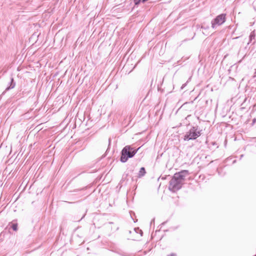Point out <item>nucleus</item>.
<instances>
[{"mask_svg": "<svg viewBox=\"0 0 256 256\" xmlns=\"http://www.w3.org/2000/svg\"><path fill=\"white\" fill-rule=\"evenodd\" d=\"M189 174L187 170H182L176 173L170 182L169 190L173 192L180 190L183 184L185 178Z\"/></svg>", "mask_w": 256, "mask_h": 256, "instance_id": "f257e3e1", "label": "nucleus"}, {"mask_svg": "<svg viewBox=\"0 0 256 256\" xmlns=\"http://www.w3.org/2000/svg\"><path fill=\"white\" fill-rule=\"evenodd\" d=\"M140 148L134 150L129 146H126L122 151L120 160L122 162H126L128 158H131L135 155Z\"/></svg>", "mask_w": 256, "mask_h": 256, "instance_id": "f03ea898", "label": "nucleus"}, {"mask_svg": "<svg viewBox=\"0 0 256 256\" xmlns=\"http://www.w3.org/2000/svg\"><path fill=\"white\" fill-rule=\"evenodd\" d=\"M200 135V132L196 131L194 127H192L184 136V140H195Z\"/></svg>", "mask_w": 256, "mask_h": 256, "instance_id": "7ed1b4c3", "label": "nucleus"}, {"mask_svg": "<svg viewBox=\"0 0 256 256\" xmlns=\"http://www.w3.org/2000/svg\"><path fill=\"white\" fill-rule=\"evenodd\" d=\"M226 21V14H221L218 16L214 20L212 21V27L215 28L216 26L222 25Z\"/></svg>", "mask_w": 256, "mask_h": 256, "instance_id": "20e7f679", "label": "nucleus"}, {"mask_svg": "<svg viewBox=\"0 0 256 256\" xmlns=\"http://www.w3.org/2000/svg\"><path fill=\"white\" fill-rule=\"evenodd\" d=\"M255 37H256V34H255L254 31L252 32L250 34V37H249L250 41L248 44L252 42V40L255 38Z\"/></svg>", "mask_w": 256, "mask_h": 256, "instance_id": "39448f33", "label": "nucleus"}, {"mask_svg": "<svg viewBox=\"0 0 256 256\" xmlns=\"http://www.w3.org/2000/svg\"><path fill=\"white\" fill-rule=\"evenodd\" d=\"M146 174V170L144 168H141L139 172H138V177L143 176Z\"/></svg>", "mask_w": 256, "mask_h": 256, "instance_id": "423d86ee", "label": "nucleus"}, {"mask_svg": "<svg viewBox=\"0 0 256 256\" xmlns=\"http://www.w3.org/2000/svg\"><path fill=\"white\" fill-rule=\"evenodd\" d=\"M15 86V83L14 82L13 78H11L10 85L6 88V90H8L10 88H13Z\"/></svg>", "mask_w": 256, "mask_h": 256, "instance_id": "0eeeda50", "label": "nucleus"}, {"mask_svg": "<svg viewBox=\"0 0 256 256\" xmlns=\"http://www.w3.org/2000/svg\"><path fill=\"white\" fill-rule=\"evenodd\" d=\"M12 228L14 230H18V225L16 224H13L12 226Z\"/></svg>", "mask_w": 256, "mask_h": 256, "instance_id": "6e6552de", "label": "nucleus"}, {"mask_svg": "<svg viewBox=\"0 0 256 256\" xmlns=\"http://www.w3.org/2000/svg\"><path fill=\"white\" fill-rule=\"evenodd\" d=\"M140 2H142V0H134V4L136 5H138Z\"/></svg>", "mask_w": 256, "mask_h": 256, "instance_id": "1a4fd4ad", "label": "nucleus"}, {"mask_svg": "<svg viewBox=\"0 0 256 256\" xmlns=\"http://www.w3.org/2000/svg\"><path fill=\"white\" fill-rule=\"evenodd\" d=\"M186 86V84H183L181 88L182 89Z\"/></svg>", "mask_w": 256, "mask_h": 256, "instance_id": "9d476101", "label": "nucleus"}, {"mask_svg": "<svg viewBox=\"0 0 256 256\" xmlns=\"http://www.w3.org/2000/svg\"><path fill=\"white\" fill-rule=\"evenodd\" d=\"M176 256V255L175 254H170V256Z\"/></svg>", "mask_w": 256, "mask_h": 256, "instance_id": "9b49d317", "label": "nucleus"}, {"mask_svg": "<svg viewBox=\"0 0 256 256\" xmlns=\"http://www.w3.org/2000/svg\"><path fill=\"white\" fill-rule=\"evenodd\" d=\"M148 0H142V2L144 3V2H146Z\"/></svg>", "mask_w": 256, "mask_h": 256, "instance_id": "f8f14e48", "label": "nucleus"}, {"mask_svg": "<svg viewBox=\"0 0 256 256\" xmlns=\"http://www.w3.org/2000/svg\"><path fill=\"white\" fill-rule=\"evenodd\" d=\"M148 0H142V2L144 3V2H146Z\"/></svg>", "mask_w": 256, "mask_h": 256, "instance_id": "ddd939ff", "label": "nucleus"}]
</instances>
